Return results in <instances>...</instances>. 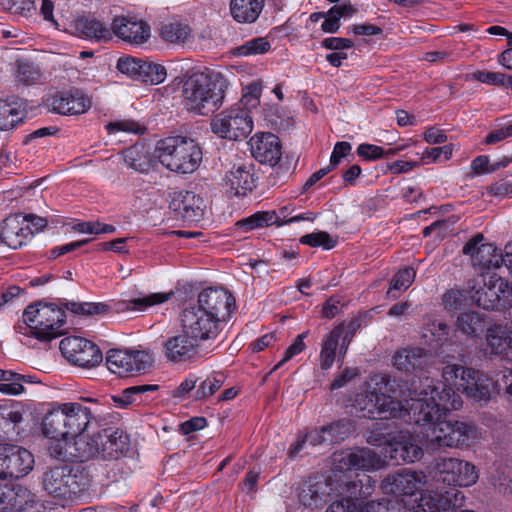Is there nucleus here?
<instances>
[{"label":"nucleus","mask_w":512,"mask_h":512,"mask_svg":"<svg viewBox=\"0 0 512 512\" xmlns=\"http://www.w3.org/2000/svg\"><path fill=\"white\" fill-rule=\"evenodd\" d=\"M444 382L429 377L419 380L411 397L409 422L422 427L425 444L433 449L464 448L481 437L478 428L468 422L440 420L442 414L459 409L463 401L458 391L481 404L491 398L494 382L487 375L472 368L449 364L443 368Z\"/></svg>","instance_id":"obj_1"},{"label":"nucleus","mask_w":512,"mask_h":512,"mask_svg":"<svg viewBox=\"0 0 512 512\" xmlns=\"http://www.w3.org/2000/svg\"><path fill=\"white\" fill-rule=\"evenodd\" d=\"M91 417V410L80 403H55L42 422L43 433L51 440L50 455L63 461H74L72 436L87 428Z\"/></svg>","instance_id":"obj_2"},{"label":"nucleus","mask_w":512,"mask_h":512,"mask_svg":"<svg viewBox=\"0 0 512 512\" xmlns=\"http://www.w3.org/2000/svg\"><path fill=\"white\" fill-rule=\"evenodd\" d=\"M370 383L376 387L355 397L353 407L360 413L359 416L369 419L402 418L409 422L411 397H414V388L418 387V384L413 382L412 388L405 390L398 384L399 389H396L390 385V378L387 375L371 377Z\"/></svg>","instance_id":"obj_3"},{"label":"nucleus","mask_w":512,"mask_h":512,"mask_svg":"<svg viewBox=\"0 0 512 512\" xmlns=\"http://www.w3.org/2000/svg\"><path fill=\"white\" fill-rule=\"evenodd\" d=\"M225 83L220 74L193 72L182 80L181 97L186 110L198 115L213 113L222 105Z\"/></svg>","instance_id":"obj_4"},{"label":"nucleus","mask_w":512,"mask_h":512,"mask_svg":"<svg viewBox=\"0 0 512 512\" xmlns=\"http://www.w3.org/2000/svg\"><path fill=\"white\" fill-rule=\"evenodd\" d=\"M91 421L87 428L72 436L74 461L84 462L95 457L117 459L128 450V438L114 428H105L90 433Z\"/></svg>","instance_id":"obj_5"},{"label":"nucleus","mask_w":512,"mask_h":512,"mask_svg":"<svg viewBox=\"0 0 512 512\" xmlns=\"http://www.w3.org/2000/svg\"><path fill=\"white\" fill-rule=\"evenodd\" d=\"M65 324L66 313L61 304L38 302L24 310L23 323L15 329L24 336L50 342L64 334Z\"/></svg>","instance_id":"obj_6"},{"label":"nucleus","mask_w":512,"mask_h":512,"mask_svg":"<svg viewBox=\"0 0 512 512\" xmlns=\"http://www.w3.org/2000/svg\"><path fill=\"white\" fill-rule=\"evenodd\" d=\"M155 157L167 169L176 173L189 174L199 167L202 151L193 139L174 136L157 143Z\"/></svg>","instance_id":"obj_7"},{"label":"nucleus","mask_w":512,"mask_h":512,"mask_svg":"<svg viewBox=\"0 0 512 512\" xmlns=\"http://www.w3.org/2000/svg\"><path fill=\"white\" fill-rule=\"evenodd\" d=\"M90 486L88 475L68 465L48 468L42 476L43 490L56 499L69 500Z\"/></svg>","instance_id":"obj_8"},{"label":"nucleus","mask_w":512,"mask_h":512,"mask_svg":"<svg viewBox=\"0 0 512 512\" xmlns=\"http://www.w3.org/2000/svg\"><path fill=\"white\" fill-rule=\"evenodd\" d=\"M469 294L471 300L485 310L505 309L512 302V287L497 274H482Z\"/></svg>","instance_id":"obj_9"},{"label":"nucleus","mask_w":512,"mask_h":512,"mask_svg":"<svg viewBox=\"0 0 512 512\" xmlns=\"http://www.w3.org/2000/svg\"><path fill=\"white\" fill-rule=\"evenodd\" d=\"M211 130L220 138L237 141L252 132L253 119L247 109L235 105L212 119Z\"/></svg>","instance_id":"obj_10"},{"label":"nucleus","mask_w":512,"mask_h":512,"mask_svg":"<svg viewBox=\"0 0 512 512\" xmlns=\"http://www.w3.org/2000/svg\"><path fill=\"white\" fill-rule=\"evenodd\" d=\"M180 322L182 332L199 343L214 341L219 336L223 324L193 304L182 311Z\"/></svg>","instance_id":"obj_11"},{"label":"nucleus","mask_w":512,"mask_h":512,"mask_svg":"<svg viewBox=\"0 0 512 512\" xmlns=\"http://www.w3.org/2000/svg\"><path fill=\"white\" fill-rule=\"evenodd\" d=\"M420 431H400L395 435L391 441L382 449L384 458H389L396 464L400 463H413L419 460L423 455L421 447L422 441L425 442L423 434L425 430L420 427Z\"/></svg>","instance_id":"obj_12"},{"label":"nucleus","mask_w":512,"mask_h":512,"mask_svg":"<svg viewBox=\"0 0 512 512\" xmlns=\"http://www.w3.org/2000/svg\"><path fill=\"white\" fill-rule=\"evenodd\" d=\"M59 349L68 361L80 367H94L103 359L102 352L97 345L77 336L63 338L60 341Z\"/></svg>","instance_id":"obj_13"},{"label":"nucleus","mask_w":512,"mask_h":512,"mask_svg":"<svg viewBox=\"0 0 512 512\" xmlns=\"http://www.w3.org/2000/svg\"><path fill=\"white\" fill-rule=\"evenodd\" d=\"M201 311H206L221 323H226L235 309V299L223 288H206L198 295L193 304Z\"/></svg>","instance_id":"obj_14"},{"label":"nucleus","mask_w":512,"mask_h":512,"mask_svg":"<svg viewBox=\"0 0 512 512\" xmlns=\"http://www.w3.org/2000/svg\"><path fill=\"white\" fill-rule=\"evenodd\" d=\"M334 463L339 471H374L385 465V459L374 449L355 448L334 454Z\"/></svg>","instance_id":"obj_15"},{"label":"nucleus","mask_w":512,"mask_h":512,"mask_svg":"<svg viewBox=\"0 0 512 512\" xmlns=\"http://www.w3.org/2000/svg\"><path fill=\"white\" fill-rule=\"evenodd\" d=\"M427 483V476L422 471L402 469L399 472L388 475L382 483V489L386 494L395 496H415L421 492Z\"/></svg>","instance_id":"obj_16"},{"label":"nucleus","mask_w":512,"mask_h":512,"mask_svg":"<svg viewBox=\"0 0 512 512\" xmlns=\"http://www.w3.org/2000/svg\"><path fill=\"white\" fill-rule=\"evenodd\" d=\"M151 361V356L145 351L113 349L106 356L107 368L119 376L143 371L151 365Z\"/></svg>","instance_id":"obj_17"},{"label":"nucleus","mask_w":512,"mask_h":512,"mask_svg":"<svg viewBox=\"0 0 512 512\" xmlns=\"http://www.w3.org/2000/svg\"><path fill=\"white\" fill-rule=\"evenodd\" d=\"M439 474L444 475L442 480L448 484L459 487H469L478 480L476 467L466 461L456 458H442L436 464Z\"/></svg>","instance_id":"obj_18"},{"label":"nucleus","mask_w":512,"mask_h":512,"mask_svg":"<svg viewBox=\"0 0 512 512\" xmlns=\"http://www.w3.org/2000/svg\"><path fill=\"white\" fill-rule=\"evenodd\" d=\"M169 208L184 222L197 223L203 218L205 204L203 198L195 192L180 190L171 194Z\"/></svg>","instance_id":"obj_19"},{"label":"nucleus","mask_w":512,"mask_h":512,"mask_svg":"<svg viewBox=\"0 0 512 512\" xmlns=\"http://www.w3.org/2000/svg\"><path fill=\"white\" fill-rule=\"evenodd\" d=\"M163 355L168 363H191L198 358L199 342L182 332L163 343Z\"/></svg>","instance_id":"obj_20"},{"label":"nucleus","mask_w":512,"mask_h":512,"mask_svg":"<svg viewBox=\"0 0 512 512\" xmlns=\"http://www.w3.org/2000/svg\"><path fill=\"white\" fill-rule=\"evenodd\" d=\"M111 32L121 40L132 45H142L151 36L149 24L131 16L115 17L111 25Z\"/></svg>","instance_id":"obj_21"},{"label":"nucleus","mask_w":512,"mask_h":512,"mask_svg":"<svg viewBox=\"0 0 512 512\" xmlns=\"http://www.w3.org/2000/svg\"><path fill=\"white\" fill-rule=\"evenodd\" d=\"M482 234L475 235L463 247V253L469 255L474 265L486 269H496L501 266V254L491 243H482Z\"/></svg>","instance_id":"obj_22"},{"label":"nucleus","mask_w":512,"mask_h":512,"mask_svg":"<svg viewBox=\"0 0 512 512\" xmlns=\"http://www.w3.org/2000/svg\"><path fill=\"white\" fill-rule=\"evenodd\" d=\"M346 495L340 501L333 502L326 512H356L359 500L369 496L373 491L371 479L367 475L358 481L345 482Z\"/></svg>","instance_id":"obj_23"},{"label":"nucleus","mask_w":512,"mask_h":512,"mask_svg":"<svg viewBox=\"0 0 512 512\" xmlns=\"http://www.w3.org/2000/svg\"><path fill=\"white\" fill-rule=\"evenodd\" d=\"M32 236V228L22 214L10 215L0 225V239L8 247L18 249Z\"/></svg>","instance_id":"obj_24"},{"label":"nucleus","mask_w":512,"mask_h":512,"mask_svg":"<svg viewBox=\"0 0 512 512\" xmlns=\"http://www.w3.org/2000/svg\"><path fill=\"white\" fill-rule=\"evenodd\" d=\"M248 144L253 157L261 163L275 166L281 158L280 141L272 133H257Z\"/></svg>","instance_id":"obj_25"},{"label":"nucleus","mask_w":512,"mask_h":512,"mask_svg":"<svg viewBox=\"0 0 512 512\" xmlns=\"http://www.w3.org/2000/svg\"><path fill=\"white\" fill-rule=\"evenodd\" d=\"M223 186L230 196L243 197L256 186L251 164L233 166L223 179Z\"/></svg>","instance_id":"obj_26"},{"label":"nucleus","mask_w":512,"mask_h":512,"mask_svg":"<svg viewBox=\"0 0 512 512\" xmlns=\"http://www.w3.org/2000/svg\"><path fill=\"white\" fill-rule=\"evenodd\" d=\"M3 479L20 478L28 474L34 465L33 455L26 449L6 444Z\"/></svg>","instance_id":"obj_27"},{"label":"nucleus","mask_w":512,"mask_h":512,"mask_svg":"<svg viewBox=\"0 0 512 512\" xmlns=\"http://www.w3.org/2000/svg\"><path fill=\"white\" fill-rule=\"evenodd\" d=\"M51 110L62 115L85 113L91 107L90 99L79 93H58L52 97Z\"/></svg>","instance_id":"obj_28"},{"label":"nucleus","mask_w":512,"mask_h":512,"mask_svg":"<svg viewBox=\"0 0 512 512\" xmlns=\"http://www.w3.org/2000/svg\"><path fill=\"white\" fill-rule=\"evenodd\" d=\"M158 34L163 42L171 45H184L193 40L190 26L176 19L161 23Z\"/></svg>","instance_id":"obj_29"},{"label":"nucleus","mask_w":512,"mask_h":512,"mask_svg":"<svg viewBox=\"0 0 512 512\" xmlns=\"http://www.w3.org/2000/svg\"><path fill=\"white\" fill-rule=\"evenodd\" d=\"M427 353L422 348H403L393 357V366L400 372L411 373L422 369L427 362Z\"/></svg>","instance_id":"obj_30"},{"label":"nucleus","mask_w":512,"mask_h":512,"mask_svg":"<svg viewBox=\"0 0 512 512\" xmlns=\"http://www.w3.org/2000/svg\"><path fill=\"white\" fill-rule=\"evenodd\" d=\"M264 8V0H230V13L238 23H254Z\"/></svg>","instance_id":"obj_31"},{"label":"nucleus","mask_w":512,"mask_h":512,"mask_svg":"<svg viewBox=\"0 0 512 512\" xmlns=\"http://www.w3.org/2000/svg\"><path fill=\"white\" fill-rule=\"evenodd\" d=\"M511 331L502 325L495 324L486 332V352L491 355H502L512 347Z\"/></svg>","instance_id":"obj_32"},{"label":"nucleus","mask_w":512,"mask_h":512,"mask_svg":"<svg viewBox=\"0 0 512 512\" xmlns=\"http://www.w3.org/2000/svg\"><path fill=\"white\" fill-rule=\"evenodd\" d=\"M342 335L343 326L340 325L323 337L319 354V363L323 370H328L333 366Z\"/></svg>","instance_id":"obj_33"},{"label":"nucleus","mask_w":512,"mask_h":512,"mask_svg":"<svg viewBox=\"0 0 512 512\" xmlns=\"http://www.w3.org/2000/svg\"><path fill=\"white\" fill-rule=\"evenodd\" d=\"M122 157L127 168L139 173L149 171L152 165L149 152L143 144H136L126 148L123 151Z\"/></svg>","instance_id":"obj_34"},{"label":"nucleus","mask_w":512,"mask_h":512,"mask_svg":"<svg viewBox=\"0 0 512 512\" xmlns=\"http://www.w3.org/2000/svg\"><path fill=\"white\" fill-rule=\"evenodd\" d=\"M77 32L85 39L93 41H109L112 32L99 20L94 18H81L76 21Z\"/></svg>","instance_id":"obj_35"},{"label":"nucleus","mask_w":512,"mask_h":512,"mask_svg":"<svg viewBox=\"0 0 512 512\" xmlns=\"http://www.w3.org/2000/svg\"><path fill=\"white\" fill-rule=\"evenodd\" d=\"M456 329L467 337L477 338L485 329L483 315L475 311H465L458 315Z\"/></svg>","instance_id":"obj_36"},{"label":"nucleus","mask_w":512,"mask_h":512,"mask_svg":"<svg viewBox=\"0 0 512 512\" xmlns=\"http://www.w3.org/2000/svg\"><path fill=\"white\" fill-rule=\"evenodd\" d=\"M27 490L20 486L0 485V510L24 509Z\"/></svg>","instance_id":"obj_37"},{"label":"nucleus","mask_w":512,"mask_h":512,"mask_svg":"<svg viewBox=\"0 0 512 512\" xmlns=\"http://www.w3.org/2000/svg\"><path fill=\"white\" fill-rule=\"evenodd\" d=\"M276 211H258L249 217L243 218L236 223L242 232H249L254 229L268 227L277 222Z\"/></svg>","instance_id":"obj_38"},{"label":"nucleus","mask_w":512,"mask_h":512,"mask_svg":"<svg viewBox=\"0 0 512 512\" xmlns=\"http://www.w3.org/2000/svg\"><path fill=\"white\" fill-rule=\"evenodd\" d=\"M157 389L158 385L150 384L131 386L123 390L120 395L113 396L112 399L118 407L126 408L133 403L141 402V394L150 391H156Z\"/></svg>","instance_id":"obj_39"},{"label":"nucleus","mask_w":512,"mask_h":512,"mask_svg":"<svg viewBox=\"0 0 512 512\" xmlns=\"http://www.w3.org/2000/svg\"><path fill=\"white\" fill-rule=\"evenodd\" d=\"M415 512H446L442 493L424 492L411 507Z\"/></svg>","instance_id":"obj_40"},{"label":"nucleus","mask_w":512,"mask_h":512,"mask_svg":"<svg viewBox=\"0 0 512 512\" xmlns=\"http://www.w3.org/2000/svg\"><path fill=\"white\" fill-rule=\"evenodd\" d=\"M324 485L322 483L305 482L302 484L299 492V501L305 507H317L323 502Z\"/></svg>","instance_id":"obj_41"},{"label":"nucleus","mask_w":512,"mask_h":512,"mask_svg":"<svg viewBox=\"0 0 512 512\" xmlns=\"http://www.w3.org/2000/svg\"><path fill=\"white\" fill-rule=\"evenodd\" d=\"M172 294V292H157L144 295L124 303L125 309L144 311L151 306L165 303L171 298Z\"/></svg>","instance_id":"obj_42"},{"label":"nucleus","mask_w":512,"mask_h":512,"mask_svg":"<svg viewBox=\"0 0 512 512\" xmlns=\"http://www.w3.org/2000/svg\"><path fill=\"white\" fill-rule=\"evenodd\" d=\"M23 119V113L16 103L0 100V130H9Z\"/></svg>","instance_id":"obj_43"},{"label":"nucleus","mask_w":512,"mask_h":512,"mask_svg":"<svg viewBox=\"0 0 512 512\" xmlns=\"http://www.w3.org/2000/svg\"><path fill=\"white\" fill-rule=\"evenodd\" d=\"M22 382H30V380L24 375L5 370V375L0 382V393L12 396L20 395L25 390Z\"/></svg>","instance_id":"obj_44"},{"label":"nucleus","mask_w":512,"mask_h":512,"mask_svg":"<svg viewBox=\"0 0 512 512\" xmlns=\"http://www.w3.org/2000/svg\"><path fill=\"white\" fill-rule=\"evenodd\" d=\"M68 311L76 315L90 316L103 314L108 310V306L104 303L93 302H74L66 301L61 303Z\"/></svg>","instance_id":"obj_45"},{"label":"nucleus","mask_w":512,"mask_h":512,"mask_svg":"<svg viewBox=\"0 0 512 512\" xmlns=\"http://www.w3.org/2000/svg\"><path fill=\"white\" fill-rule=\"evenodd\" d=\"M166 77L167 71L163 65L143 61L140 81L156 85L164 82Z\"/></svg>","instance_id":"obj_46"},{"label":"nucleus","mask_w":512,"mask_h":512,"mask_svg":"<svg viewBox=\"0 0 512 512\" xmlns=\"http://www.w3.org/2000/svg\"><path fill=\"white\" fill-rule=\"evenodd\" d=\"M225 382V376L222 373H213L198 386L195 398L198 400L206 399L219 390Z\"/></svg>","instance_id":"obj_47"},{"label":"nucleus","mask_w":512,"mask_h":512,"mask_svg":"<svg viewBox=\"0 0 512 512\" xmlns=\"http://www.w3.org/2000/svg\"><path fill=\"white\" fill-rule=\"evenodd\" d=\"M270 42L266 37H257L246 41L235 49L238 56H250L264 54L270 50Z\"/></svg>","instance_id":"obj_48"},{"label":"nucleus","mask_w":512,"mask_h":512,"mask_svg":"<svg viewBox=\"0 0 512 512\" xmlns=\"http://www.w3.org/2000/svg\"><path fill=\"white\" fill-rule=\"evenodd\" d=\"M300 242L311 247H322L326 250H330L336 245V240L325 231H316L306 234L300 238Z\"/></svg>","instance_id":"obj_49"},{"label":"nucleus","mask_w":512,"mask_h":512,"mask_svg":"<svg viewBox=\"0 0 512 512\" xmlns=\"http://www.w3.org/2000/svg\"><path fill=\"white\" fill-rule=\"evenodd\" d=\"M468 77L487 85L504 87L508 85V76L501 72L476 71Z\"/></svg>","instance_id":"obj_50"},{"label":"nucleus","mask_w":512,"mask_h":512,"mask_svg":"<svg viewBox=\"0 0 512 512\" xmlns=\"http://www.w3.org/2000/svg\"><path fill=\"white\" fill-rule=\"evenodd\" d=\"M262 85L260 82H252L245 88V92L237 106H241L250 112L251 108H256L260 102Z\"/></svg>","instance_id":"obj_51"},{"label":"nucleus","mask_w":512,"mask_h":512,"mask_svg":"<svg viewBox=\"0 0 512 512\" xmlns=\"http://www.w3.org/2000/svg\"><path fill=\"white\" fill-rule=\"evenodd\" d=\"M467 302V292L460 289H450L442 295V303L445 309L455 311Z\"/></svg>","instance_id":"obj_52"},{"label":"nucleus","mask_w":512,"mask_h":512,"mask_svg":"<svg viewBox=\"0 0 512 512\" xmlns=\"http://www.w3.org/2000/svg\"><path fill=\"white\" fill-rule=\"evenodd\" d=\"M416 276V272L412 267H405L400 269L391 279V288L388 294L392 290H406L413 283Z\"/></svg>","instance_id":"obj_53"},{"label":"nucleus","mask_w":512,"mask_h":512,"mask_svg":"<svg viewBox=\"0 0 512 512\" xmlns=\"http://www.w3.org/2000/svg\"><path fill=\"white\" fill-rule=\"evenodd\" d=\"M143 60L136 58H120L117 62L118 70L129 77L139 80L141 76Z\"/></svg>","instance_id":"obj_54"},{"label":"nucleus","mask_w":512,"mask_h":512,"mask_svg":"<svg viewBox=\"0 0 512 512\" xmlns=\"http://www.w3.org/2000/svg\"><path fill=\"white\" fill-rule=\"evenodd\" d=\"M7 10L13 14L29 16L36 9L34 0H1Z\"/></svg>","instance_id":"obj_55"},{"label":"nucleus","mask_w":512,"mask_h":512,"mask_svg":"<svg viewBox=\"0 0 512 512\" xmlns=\"http://www.w3.org/2000/svg\"><path fill=\"white\" fill-rule=\"evenodd\" d=\"M447 335L448 326L444 322L432 321L427 325L423 336L427 339V342L440 343L446 340Z\"/></svg>","instance_id":"obj_56"},{"label":"nucleus","mask_w":512,"mask_h":512,"mask_svg":"<svg viewBox=\"0 0 512 512\" xmlns=\"http://www.w3.org/2000/svg\"><path fill=\"white\" fill-rule=\"evenodd\" d=\"M308 332L299 334L293 341V343L285 350L283 358L274 366L272 371L279 369L292 357L301 353L305 348L304 339L307 337Z\"/></svg>","instance_id":"obj_57"},{"label":"nucleus","mask_w":512,"mask_h":512,"mask_svg":"<svg viewBox=\"0 0 512 512\" xmlns=\"http://www.w3.org/2000/svg\"><path fill=\"white\" fill-rule=\"evenodd\" d=\"M0 418L5 421L6 425L15 426L23 420V413L18 405L1 404Z\"/></svg>","instance_id":"obj_58"},{"label":"nucleus","mask_w":512,"mask_h":512,"mask_svg":"<svg viewBox=\"0 0 512 512\" xmlns=\"http://www.w3.org/2000/svg\"><path fill=\"white\" fill-rule=\"evenodd\" d=\"M452 155V147L450 145H445L442 147H435L431 149H426L422 153L421 160L424 163L428 162H436L440 160H448Z\"/></svg>","instance_id":"obj_59"},{"label":"nucleus","mask_w":512,"mask_h":512,"mask_svg":"<svg viewBox=\"0 0 512 512\" xmlns=\"http://www.w3.org/2000/svg\"><path fill=\"white\" fill-rule=\"evenodd\" d=\"M337 426H323L320 429L311 430L305 435L307 442L312 446L322 445L324 443H333V437H328L326 432Z\"/></svg>","instance_id":"obj_60"},{"label":"nucleus","mask_w":512,"mask_h":512,"mask_svg":"<svg viewBox=\"0 0 512 512\" xmlns=\"http://www.w3.org/2000/svg\"><path fill=\"white\" fill-rule=\"evenodd\" d=\"M445 511L463 506L465 502L464 493L456 488H451L442 494Z\"/></svg>","instance_id":"obj_61"},{"label":"nucleus","mask_w":512,"mask_h":512,"mask_svg":"<svg viewBox=\"0 0 512 512\" xmlns=\"http://www.w3.org/2000/svg\"><path fill=\"white\" fill-rule=\"evenodd\" d=\"M106 128L110 133L123 131L136 134L140 131L139 124L133 120H120L110 122L109 124H107Z\"/></svg>","instance_id":"obj_62"},{"label":"nucleus","mask_w":512,"mask_h":512,"mask_svg":"<svg viewBox=\"0 0 512 512\" xmlns=\"http://www.w3.org/2000/svg\"><path fill=\"white\" fill-rule=\"evenodd\" d=\"M352 150V146L349 142L342 141L337 142L334 146L330 157V167L333 168L338 165L342 158L348 156Z\"/></svg>","instance_id":"obj_63"},{"label":"nucleus","mask_w":512,"mask_h":512,"mask_svg":"<svg viewBox=\"0 0 512 512\" xmlns=\"http://www.w3.org/2000/svg\"><path fill=\"white\" fill-rule=\"evenodd\" d=\"M357 153L364 159L376 160L382 158L383 147L364 143L358 146Z\"/></svg>","instance_id":"obj_64"}]
</instances>
